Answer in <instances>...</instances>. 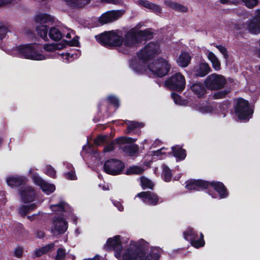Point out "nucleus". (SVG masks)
Masks as SVG:
<instances>
[{"instance_id":"obj_34","label":"nucleus","mask_w":260,"mask_h":260,"mask_svg":"<svg viewBox=\"0 0 260 260\" xmlns=\"http://www.w3.org/2000/svg\"><path fill=\"white\" fill-rule=\"evenodd\" d=\"M50 38L54 41H59L62 37V34L56 27H53L50 28L49 32Z\"/></svg>"},{"instance_id":"obj_12","label":"nucleus","mask_w":260,"mask_h":260,"mask_svg":"<svg viewBox=\"0 0 260 260\" xmlns=\"http://www.w3.org/2000/svg\"><path fill=\"white\" fill-rule=\"evenodd\" d=\"M183 236L184 239L190 241L191 245L196 248L203 247L205 245L203 234L200 233L199 235L192 228H188L183 232Z\"/></svg>"},{"instance_id":"obj_25","label":"nucleus","mask_w":260,"mask_h":260,"mask_svg":"<svg viewBox=\"0 0 260 260\" xmlns=\"http://www.w3.org/2000/svg\"><path fill=\"white\" fill-rule=\"evenodd\" d=\"M247 25L249 32L254 35L260 33V20L254 18L247 22Z\"/></svg>"},{"instance_id":"obj_52","label":"nucleus","mask_w":260,"mask_h":260,"mask_svg":"<svg viewBox=\"0 0 260 260\" xmlns=\"http://www.w3.org/2000/svg\"><path fill=\"white\" fill-rule=\"evenodd\" d=\"M115 142H112L106 145L103 150L104 153L110 152L114 149Z\"/></svg>"},{"instance_id":"obj_28","label":"nucleus","mask_w":260,"mask_h":260,"mask_svg":"<svg viewBox=\"0 0 260 260\" xmlns=\"http://www.w3.org/2000/svg\"><path fill=\"white\" fill-rule=\"evenodd\" d=\"M191 59L189 54L186 52H182L177 59V63L182 67H186Z\"/></svg>"},{"instance_id":"obj_46","label":"nucleus","mask_w":260,"mask_h":260,"mask_svg":"<svg viewBox=\"0 0 260 260\" xmlns=\"http://www.w3.org/2000/svg\"><path fill=\"white\" fill-rule=\"evenodd\" d=\"M66 253L65 249L63 248H58L57 250L55 259L56 260L63 259L65 257Z\"/></svg>"},{"instance_id":"obj_47","label":"nucleus","mask_w":260,"mask_h":260,"mask_svg":"<svg viewBox=\"0 0 260 260\" xmlns=\"http://www.w3.org/2000/svg\"><path fill=\"white\" fill-rule=\"evenodd\" d=\"M246 7L249 9L253 8L257 5L258 0H242Z\"/></svg>"},{"instance_id":"obj_6","label":"nucleus","mask_w":260,"mask_h":260,"mask_svg":"<svg viewBox=\"0 0 260 260\" xmlns=\"http://www.w3.org/2000/svg\"><path fill=\"white\" fill-rule=\"evenodd\" d=\"M192 108L202 114H216L222 117L225 116L226 106L219 103H199L193 104Z\"/></svg>"},{"instance_id":"obj_17","label":"nucleus","mask_w":260,"mask_h":260,"mask_svg":"<svg viewBox=\"0 0 260 260\" xmlns=\"http://www.w3.org/2000/svg\"><path fill=\"white\" fill-rule=\"evenodd\" d=\"M136 197L141 198L144 203L149 205L155 206L164 201L161 198L150 191L140 192L137 194Z\"/></svg>"},{"instance_id":"obj_19","label":"nucleus","mask_w":260,"mask_h":260,"mask_svg":"<svg viewBox=\"0 0 260 260\" xmlns=\"http://www.w3.org/2000/svg\"><path fill=\"white\" fill-rule=\"evenodd\" d=\"M6 180L8 185L12 188H17L24 185L28 181L26 176L18 175H9L6 177Z\"/></svg>"},{"instance_id":"obj_40","label":"nucleus","mask_w":260,"mask_h":260,"mask_svg":"<svg viewBox=\"0 0 260 260\" xmlns=\"http://www.w3.org/2000/svg\"><path fill=\"white\" fill-rule=\"evenodd\" d=\"M144 170L142 167L137 166H133L127 169L126 174L127 175H131L133 174H140L143 172Z\"/></svg>"},{"instance_id":"obj_55","label":"nucleus","mask_w":260,"mask_h":260,"mask_svg":"<svg viewBox=\"0 0 260 260\" xmlns=\"http://www.w3.org/2000/svg\"><path fill=\"white\" fill-rule=\"evenodd\" d=\"M54 247V243H51L42 247L44 253H46L53 249Z\"/></svg>"},{"instance_id":"obj_43","label":"nucleus","mask_w":260,"mask_h":260,"mask_svg":"<svg viewBox=\"0 0 260 260\" xmlns=\"http://www.w3.org/2000/svg\"><path fill=\"white\" fill-rule=\"evenodd\" d=\"M108 138L107 135H99L94 140V143L97 146L106 143L108 141Z\"/></svg>"},{"instance_id":"obj_48","label":"nucleus","mask_w":260,"mask_h":260,"mask_svg":"<svg viewBox=\"0 0 260 260\" xmlns=\"http://www.w3.org/2000/svg\"><path fill=\"white\" fill-rule=\"evenodd\" d=\"M18 49H41V47L36 44H22L19 45Z\"/></svg>"},{"instance_id":"obj_21","label":"nucleus","mask_w":260,"mask_h":260,"mask_svg":"<svg viewBox=\"0 0 260 260\" xmlns=\"http://www.w3.org/2000/svg\"><path fill=\"white\" fill-rule=\"evenodd\" d=\"M209 182L202 180H190L186 182L185 188L189 190H199L207 189Z\"/></svg>"},{"instance_id":"obj_50","label":"nucleus","mask_w":260,"mask_h":260,"mask_svg":"<svg viewBox=\"0 0 260 260\" xmlns=\"http://www.w3.org/2000/svg\"><path fill=\"white\" fill-rule=\"evenodd\" d=\"M228 93V90L219 91L213 94V97L216 99H222L224 98Z\"/></svg>"},{"instance_id":"obj_44","label":"nucleus","mask_w":260,"mask_h":260,"mask_svg":"<svg viewBox=\"0 0 260 260\" xmlns=\"http://www.w3.org/2000/svg\"><path fill=\"white\" fill-rule=\"evenodd\" d=\"M44 172L47 175L52 178H55L56 176V171L50 165L46 166L44 168Z\"/></svg>"},{"instance_id":"obj_26","label":"nucleus","mask_w":260,"mask_h":260,"mask_svg":"<svg viewBox=\"0 0 260 260\" xmlns=\"http://www.w3.org/2000/svg\"><path fill=\"white\" fill-rule=\"evenodd\" d=\"M53 18L46 13H39L35 17V22L39 25H44L52 21Z\"/></svg>"},{"instance_id":"obj_59","label":"nucleus","mask_w":260,"mask_h":260,"mask_svg":"<svg viewBox=\"0 0 260 260\" xmlns=\"http://www.w3.org/2000/svg\"><path fill=\"white\" fill-rule=\"evenodd\" d=\"M7 30L4 27H0V40L5 37Z\"/></svg>"},{"instance_id":"obj_3","label":"nucleus","mask_w":260,"mask_h":260,"mask_svg":"<svg viewBox=\"0 0 260 260\" xmlns=\"http://www.w3.org/2000/svg\"><path fill=\"white\" fill-rule=\"evenodd\" d=\"M149 245V243L143 239L131 240L117 258L118 260H141L143 255V249H148Z\"/></svg>"},{"instance_id":"obj_32","label":"nucleus","mask_w":260,"mask_h":260,"mask_svg":"<svg viewBox=\"0 0 260 260\" xmlns=\"http://www.w3.org/2000/svg\"><path fill=\"white\" fill-rule=\"evenodd\" d=\"M90 0H66L67 3L71 7L82 8L90 3Z\"/></svg>"},{"instance_id":"obj_45","label":"nucleus","mask_w":260,"mask_h":260,"mask_svg":"<svg viewBox=\"0 0 260 260\" xmlns=\"http://www.w3.org/2000/svg\"><path fill=\"white\" fill-rule=\"evenodd\" d=\"M107 101L110 104H112L114 107L118 108L119 105V99L114 95H109L107 98Z\"/></svg>"},{"instance_id":"obj_35","label":"nucleus","mask_w":260,"mask_h":260,"mask_svg":"<svg viewBox=\"0 0 260 260\" xmlns=\"http://www.w3.org/2000/svg\"><path fill=\"white\" fill-rule=\"evenodd\" d=\"M36 30L39 36L44 40L47 39L48 27L46 25H39L36 26Z\"/></svg>"},{"instance_id":"obj_13","label":"nucleus","mask_w":260,"mask_h":260,"mask_svg":"<svg viewBox=\"0 0 260 260\" xmlns=\"http://www.w3.org/2000/svg\"><path fill=\"white\" fill-rule=\"evenodd\" d=\"M165 85L170 89L182 91L185 86V78L180 73H177L166 81Z\"/></svg>"},{"instance_id":"obj_41","label":"nucleus","mask_w":260,"mask_h":260,"mask_svg":"<svg viewBox=\"0 0 260 260\" xmlns=\"http://www.w3.org/2000/svg\"><path fill=\"white\" fill-rule=\"evenodd\" d=\"M165 149V148H161L157 151L152 152L151 155L153 156V159H163L166 156V153L164 151Z\"/></svg>"},{"instance_id":"obj_63","label":"nucleus","mask_w":260,"mask_h":260,"mask_svg":"<svg viewBox=\"0 0 260 260\" xmlns=\"http://www.w3.org/2000/svg\"><path fill=\"white\" fill-rule=\"evenodd\" d=\"M36 237L38 238H42L45 236V233L43 231L37 230L35 233Z\"/></svg>"},{"instance_id":"obj_2","label":"nucleus","mask_w":260,"mask_h":260,"mask_svg":"<svg viewBox=\"0 0 260 260\" xmlns=\"http://www.w3.org/2000/svg\"><path fill=\"white\" fill-rule=\"evenodd\" d=\"M5 52L13 56L25 59L42 60L57 58L66 62L73 61L81 54L80 50H6Z\"/></svg>"},{"instance_id":"obj_22","label":"nucleus","mask_w":260,"mask_h":260,"mask_svg":"<svg viewBox=\"0 0 260 260\" xmlns=\"http://www.w3.org/2000/svg\"><path fill=\"white\" fill-rule=\"evenodd\" d=\"M50 208L52 212L57 214H62L63 216L67 217V212L71 211V207L63 201H60L58 203L52 204Z\"/></svg>"},{"instance_id":"obj_37","label":"nucleus","mask_w":260,"mask_h":260,"mask_svg":"<svg viewBox=\"0 0 260 260\" xmlns=\"http://www.w3.org/2000/svg\"><path fill=\"white\" fill-rule=\"evenodd\" d=\"M141 185L143 189H152L154 186L153 183L147 178L142 176L140 178Z\"/></svg>"},{"instance_id":"obj_36","label":"nucleus","mask_w":260,"mask_h":260,"mask_svg":"<svg viewBox=\"0 0 260 260\" xmlns=\"http://www.w3.org/2000/svg\"><path fill=\"white\" fill-rule=\"evenodd\" d=\"M37 207L36 204L33 203L28 205H23L19 209V213L22 215L24 216L27 213L32 211Z\"/></svg>"},{"instance_id":"obj_49","label":"nucleus","mask_w":260,"mask_h":260,"mask_svg":"<svg viewBox=\"0 0 260 260\" xmlns=\"http://www.w3.org/2000/svg\"><path fill=\"white\" fill-rule=\"evenodd\" d=\"M64 177L71 180H75L77 179V176L75 174V172L74 170H72L71 171H68V172L64 174Z\"/></svg>"},{"instance_id":"obj_29","label":"nucleus","mask_w":260,"mask_h":260,"mask_svg":"<svg viewBox=\"0 0 260 260\" xmlns=\"http://www.w3.org/2000/svg\"><path fill=\"white\" fill-rule=\"evenodd\" d=\"M210 68L207 63H201L196 70V75L200 77L206 76L210 71Z\"/></svg>"},{"instance_id":"obj_42","label":"nucleus","mask_w":260,"mask_h":260,"mask_svg":"<svg viewBox=\"0 0 260 260\" xmlns=\"http://www.w3.org/2000/svg\"><path fill=\"white\" fill-rule=\"evenodd\" d=\"M171 96L175 103V104L180 106H184L187 104V101L185 100H182L180 96L175 93H172Z\"/></svg>"},{"instance_id":"obj_23","label":"nucleus","mask_w":260,"mask_h":260,"mask_svg":"<svg viewBox=\"0 0 260 260\" xmlns=\"http://www.w3.org/2000/svg\"><path fill=\"white\" fill-rule=\"evenodd\" d=\"M148 249H143V255L141 260H159L163 250L159 247H152L149 253L146 255V251Z\"/></svg>"},{"instance_id":"obj_31","label":"nucleus","mask_w":260,"mask_h":260,"mask_svg":"<svg viewBox=\"0 0 260 260\" xmlns=\"http://www.w3.org/2000/svg\"><path fill=\"white\" fill-rule=\"evenodd\" d=\"M162 174L161 177L165 182H170L172 177V173L171 170L165 164L161 166Z\"/></svg>"},{"instance_id":"obj_38","label":"nucleus","mask_w":260,"mask_h":260,"mask_svg":"<svg viewBox=\"0 0 260 260\" xmlns=\"http://www.w3.org/2000/svg\"><path fill=\"white\" fill-rule=\"evenodd\" d=\"M126 123L127 126V133H130L133 130L136 128L142 127L143 126V124L142 123H139L136 121H127Z\"/></svg>"},{"instance_id":"obj_57","label":"nucleus","mask_w":260,"mask_h":260,"mask_svg":"<svg viewBox=\"0 0 260 260\" xmlns=\"http://www.w3.org/2000/svg\"><path fill=\"white\" fill-rule=\"evenodd\" d=\"M43 49H61V48L59 47L58 46H57V44H45L44 47Z\"/></svg>"},{"instance_id":"obj_18","label":"nucleus","mask_w":260,"mask_h":260,"mask_svg":"<svg viewBox=\"0 0 260 260\" xmlns=\"http://www.w3.org/2000/svg\"><path fill=\"white\" fill-rule=\"evenodd\" d=\"M123 13L124 11L121 10L107 11L99 17V22L101 25L112 23L120 18Z\"/></svg>"},{"instance_id":"obj_24","label":"nucleus","mask_w":260,"mask_h":260,"mask_svg":"<svg viewBox=\"0 0 260 260\" xmlns=\"http://www.w3.org/2000/svg\"><path fill=\"white\" fill-rule=\"evenodd\" d=\"M19 193L22 200L25 202H31L34 201L35 193L33 188L29 186H23L19 190Z\"/></svg>"},{"instance_id":"obj_5","label":"nucleus","mask_w":260,"mask_h":260,"mask_svg":"<svg viewBox=\"0 0 260 260\" xmlns=\"http://www.w3.org/2000/svg\"><path fill=\"white\" fill-rule=\"evenodd\" d=\"M96 41L105 47H119L122 46L121 31L115 29L106 31L95 36Z\"/></svg>"},{"instance_id":"obj_51","label":"nucleus","mask_w":260,"mask_h":260,"mask_svg":"<svg viewBox=\"0 0 260 260\" xmlns=\"http://www.w3.org/2000/svg\"><path fill=\"white\" fill-rule=\"evenodd\" d=\"M160 46V43L158 42H151L147 45L145 49H158Z\"/></svg>"},{"instance_id":"obj_7","label":"nucleus","mask_w":260,"mask_h":260,"mask_svg":"<svg viewBox=\"0 0 260 260\" xmlns=\"http://www.w3.org/2000/svg\"><path fill=\"white\" fill-rule=\"evenodd\" d=\"M128 241L129 238L126 236L115 235L107 240L104 248L106 250H113L114 255L117 258L123 250V244L127 243Z\"/></svg>"},{"instance_id":"obj_20","label":"nucleus","mask_w":260,"mask_h":260,"mask_svg":"<svg viewBox=\"0 0 260 260\" xmlns=\"http://www.w3.org/2000/svg\"><path fill=\"white\" fill-rule=\"evenodd\" d=\"M62 34L66 37L67 39L63 40L66 45L70 47H80L79 37L75 35L73 30L66 28Z\"/></svg>"},{"instance_id":"obj_39","label":"nucleus","mask_w":260,"mask_h":260,"mask_svg":"<svg viewBox=\"0 0 260 260\" xmlns=\"http://www.w3.org/2000/svg\"><path fill=\"white\" fill-rule=\"evenodd\" d=\"M168 5L172 8L176 10L181 12H186L187 11V8L179 4L176 3L175 2L169 1L168 2Z\"/></svg>"},{"instance_id":"obj_27","label":"nucleus","mask_w":260,"mask_h":260,"mask_svg":"<svg viewBox=\"0 0 260 260\" xmlns=\"http://www.w3.org/2000/svg\"><path fill=\"white\" fill-rule=\"evenodd\" d=\"M171 148L173 155L176 158L177 160H182L185 159L186 156L185 149L179 146H173Z\"/></svg>"},{"instance_id":"obj_11","label":"nucleus","mask_w":260,"mask_h":260,"mask_svg":"<svg viewBox=\"0 0 260 260\" xmlns=\"http://www.w3.org/2000/svg\"><path fill=\"white\" fill-rule=\"evenodd\" d=\"M226 82V81L224 76L215 73L208 76L204 81L206 87L211 90L222 88Z\"/></svg>"},{"instance_id":"obj_58","label":"nucleus","mask_w":260,"mask_h":260,"mask_svg":"<svg viewBox=\"0 0 260 260\" xmlns=\"http://www.w3.org/2000/svg\"><path fill=\"white\" fill-rule=\"evenodd\" d=\"M23 253V249L21 247H17L15 250V255L17 257H20Z\"/></svg>"},{"instance_id":"obj_30","label":"nucleus","mask_w":260,"mask_h":260,"mask_svg":"<svg viewBox=\"0 0 260 260\" xmlns=\"http://www.w3.org/2000/svg\"><path fill=\"white\" fill-rule=\"evenodd\" d=\"M207 55L209 60L212 64L213 68L215 71H219L220 69V62L218 58L211 52H207Z\"/></svg>"},{"instance_id":"obj_4","label":"nucleus","mask_w":260,"mask_h":260,"mask_svg":"<svg viewBox=\"0 0 260 260\" xmlns=\"http://www.w3.org/2000/svg\"><path fill=\"white\" fill-rule=\"evenodd\" d=\"M152 37V34L148 30H138L136 28L129 29L122 39V46L139 47L146 40Z\"/></svg>"},{"instance_id":"obj_15","label":"nucleus","mask_w":260,"mask_h":260,"mask_svg":"<svg viewBox=\"0 0 260 260\" xmlns=\"http://www.w3.org/2000/svg\"><path fill=\"white\" fill-rule=\"evenodd\" d=\"M68 229V222L63 217H54L50 227L51 233L57 236L64 233Z\"/></svg>"},{"instance_id":"obj_54","label":"nucleus","mask_w":260,"mask_h":260,"mask_svg":"<svg viewBox=\"0 0 260 260\" xmlns=\"http://www.w3.org/2000/svg\"><path fill=\"white\" fill-rule=\"evenodd\" d=\"M83 152L91 154L94 152V150H93L92 146H91L87 144L83 146Z\"/></svg>"},{"instance_id":"obj_1","label":"nucleus","mask_w":260,"mask_h":260,"mask_svg":"<svg viewBox=\"0 0 260 260\" xmlns=\"http://www.w3.org/2000/svg\"><path fill=\"white\" fill-rule=\"evenodd\" d=\"M159 50H140L137 56L129 60V67L138 74H142L148 70L158 77L167 75L171 66L168 60L161 57Z\"/></svg>"},{"instance_id":"obj_9","label":"nucleus","mask_w":260,"mask_h":260,"mask_svg":"<svg viewBox=\"0 0 260 260\" xmlns=\"http://www.w3.org/2000/svg\"><path fill=\"white\" fill-rule=\"evenodd\" d=\"M207 193L212 198L218 199L227 198L229 191L225 186L221 182H209Z\"/></svg>"},{"instance_id":"obj_16","label":"nucleus","mask_w":260,"mask_h":260,"mask_svg":"<svg viewBox=\"0 0 260 260\" xmlns=\"http://www.w3.org/2000/svg\"><path fill=\"white\" fill-rule=\"evenodd\" d=\"M136 139L128 137H121L115 140L117 143H126L123 146L124 151L129 156H133L138 151V146L132 142H135Z\"/></svg>"},{"instance_id":"obj_8","label":"nucleus","mask_w":260,"mask_h":260,"mask_svg":"<svg viewBox=\"0 0 260 260\" xmlns=\"http://www.w3.org/2000/svg\"><path fill=\"white\" fill-rule=\"evenodd\" d=\"M235 110L239 119L246 121L252 117L253 113L248 102L242 98L237 100Z\"/></svg>"},{"instance_id":"obj_60","label":"nucleus","mask_w":260,"mask_h":260,"mask_svg":"<svg viewBox=\"0 0 260 260\" xmlns=\"http://www.w3.org/2000/svg\"><path fill=\"white\" fill-rule=\"evenodd\" d=\"M45 254L43 251L42 250V248H40L36 249L34 251V254L36 257H39Z\"/></svg>"},{"instance_id":"obj_61","label":"nucleus","mask_w":260,"mask_h":260,"mask_svg":"<svg viewBox=\"0 0 260 260\" xmlns=\"http://www.w3.org/2000/svg\"><path fill=\"white\" fill-rule=\"evenodd\" d=\"M121 0H102L103 3H106L110 4H119L121 3Z\"/></svg>"},{"instance_id":"obj_53","label":"nucleus","mask_w":260,"mask_h":260,"mask_svg":"<svg viewBox=\"0 0 260 260\" xmlns=\"http://www.w3.org/2000/svg\"><path fill=\"white\" fill-rule=\"evenodd\" d=\"M138 4L140 5H141L144 7L146 8L150 9L151 5L152 3L149 2L148 1L145 0H139L138 1Z\"/></svg>"},{"instance_id":"obj_62","label":"nucleus","mask_w":260,"mask_h":260,"mask_svg":"<svg viewBox=\"0 0 260 260\" xmlns=\"http://www.w3.org/2000/svg\"><path fill=\"white\" fill-rule=\"evenodd\" d=\"M113 204L115 207H117L118 210L120 211L123 210V207L121 203L118 201H115L113 202Z\"/></svg>"},{"instance_id":"obj_64","label":"nucleus","mask_w":260,"mask_h":260,"mask_svg":"<svg viewBox=\"0 0 260 260\" xmlns=\"http://www.w3.org/2000/svg\"><path fill=\"white\" fill-rule=\"evenodd\" d=\"M99 186L100 187L102 188V189L104 190H108L109 189V186L108 184H107L105 183L100 184L99 185Z\"/></svg>"},{"instance_id":"obj_10","label":"nucleus","mask_w":260,"mask_h":260,"mask_svg":"<svg viewBox=\"0 0 260 260\" xmlns=\"http://www.w3.org/2000/svg\"><path fill=\"white\" fill-rule=\"evenodd\" d=\"M28 175L32 179L34 183L39 186L42 191L46 194L49 195L54 191L55 186L54 184L48 183L40 176L34 168H30L28 170Z\"/></svg>"},{"instance_id":"obj_56","label":"nucleus","mask_w":260,"mask_h":260,"mask_svg":"<svg viewBox=\"0 0 260 260\" xmlns=\"http://www.w3.org/2000/svg\"><path fill=\"white\" fill-rule=\"evenodd\" d=\"M150 10L156 13H160L161 12V8L157 5L152 4Z\"/></svg>"},{"instance_id":"obj_14","label":"nucleus","mask_w":260,"mask_h":260,"mask_svg":"<svg viewBox=\"0 0 260 260\" xmlns=\"http://www.w3.org/2000/svg\"><path fill=\"white\" fill-rule=\"evenodd\" d=\"M124 168V164L118 159H109L105 161L104 166L105 172L112 175L121 174Z\"/></svg>"},{"instance_id":"obj_33","label":"nucleus","mask_w":260,"mask_h":260,"mask_svg":"<svg viewBox=\"0 0 260 260\" xmlns=\"http://www.w3.org/2000/svg\"><path fill=\"white\" fill-rule=\"evenodd\" d=\"M190 88L191 90L199 97L203 96L206 91L205 88L200 83L192 84Z\"/></svg>"}]
</instances>
